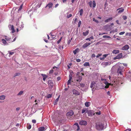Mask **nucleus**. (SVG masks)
<instances>
[{"label": "nucleus", "instance_id": "obj_1", "mask_svg": "<svg viewBox=\"0 0 131 131\" xmlns=\"http://www.w3.org/2000/svg\"><path fill=\"white\" fill-rule=\"evenodd\" d=\"M98 84L97 82L93 81L91 83L90 87L92 89V90L94 91L95 90L98 89Z\"/></svg>", "mask_w": 131, "mask_h": 131}, {"label": "nucleus", "instance_id": "obj_14", "mask_svg": "<svg viewBox=\"0 0 131 131\" xmlns=\"http://www.w3.org/2000/svg\"><path fill=\"white\" fill-rule=\"evenodd\" d=\"M91 44L90 43H85L83 46L82 47L83 48H85L89 46Z\"/></svg>", "mask_w": 131, "mask_h": 131}, {"label": "nucleus", "instance_id": "obj_30", "mask_svg": "<svg viewBox=\"0 0 131 131\" xmlns=\"http://www.w3.org/2000/svg\"><path fill=\"white\" fill-rule=\"evenodd\" d=\"M24 92L23 91H20L17 94V95L20 96L22 95L23 93Z\"/></svg>", "mask_w": 131, "mask_h": 131}, {"label": "nucleus", "instance_id": "obj_43", "mask_svg": "<svg viewBox=\"0 0 131 131\" xmlns=\"http://www.w3.org/2000/svg\"><path fill=\"white\" fill-rule=\"evenodd\" d=\"M31 128V126L30 125H29L27 126V128L28 129H30Z\"/></svg>", "mask_w": 131, "mask_h": 131}, {"label": "nucleus", "instance_id": "obj_27", "mask_svg": "<svg viewBox=\"0 0 131 131\" xmlns=\"http://www.w3.org/2000/svg\"><path fill=\"white\" fill-rule=\"evenodd\" d=\"M79 85H78V86L79 87V86L80 85L81 87L82 88H83L85 86V84L82 83H79Z\"/></svg>", "mask_w": 131, "mask_h": 131}, {"label": "nucleus", "instance_id": "obj_60", "mask_svg": "<svg viewBox=\"0 0 131 131\" xmlns=\"http://www.w3.org/2000/svg\"><path fill=\"white\" fill-rule=\"evenodd\" d=\"M47 78V77H45L44 78H43V81H45V80Z\"/></svg>", "mask_w": 131, "mask_h": 131}, {"label": "nucleus", "instance_id": "obj_29", "mask_svg": "<svg viewBox=\"0 0 131 131\" xmlns=\"http://www.w3.org/2000/svg\"><path fill=\"white\" fill-rule=\"evenodd\" d=\"M84 66L86 67L90 66L88 62H85L83 64Z\"/></svg>", "mask_w": 131, "mask_h": 131}, {"label": "nucleus", "instance_id": "obj_64", "mask_svg": "<svg viewBox=\"0 0 131 131\" xmlns=\"http://www.w3.org/2000/svg\"><path fill=\"white\" fill-rule=\"evenodd\" d=\"M100 60H103V59H104V57H101L100 58Z\"/></svg>", "mask_w": 131, "mask_h": 131}, {"label": "nucleus", "instance_id": "obj_49", "mask_svg": "<svg viewBox=\"0 0 131 131\" xmlns=\"http://www.w3.org/2000/svg\"><path fill=\"white\" fill-rule=\"evenodd\" d=\"M53 70L52 69H51L49 71V73L50 74H52L53 73Z\"/></svg>", "mask_w": 131, "mask_h": 131}, {"label": "nucleus", "instance_id": "obj_5", "mask_svg": "<svg viewBox=\"0 0 131 131\" xmlns=\"http://www.w3.org/2000/svg\"><path fill=\"white\" fill-rule=\"evenodd\" d=\"M5 40H6L8 42V43H10L12 42H13V41H15L16 40V37H15L14 39H13V41H12L11 39V38H9V37H7V36H5Z\"/></svg>", "mask_w": 131, "mask_h": 131}, {"label": "nucleus", "instance_id": "obj_33", "mask_svg": "<svg viewBox=\"0 0 131 131\" xmlns=\"http://www.w3.org/2000/svg\"><path fill=\"white\" fill-rule=\"evenodd\" d=\"M93 4V8L95 7L96 6V3H95V1H93L92 2Z\"/></svg>", "mask_w": 131, "mask_h": 131}, {"label": "nucleus", "instance_id": "obj_15", "mask_svg": "<svg viewBox=\"0 0 131 131\" xmlns=\"http://www.w3.org/2000/svg\"><path fill=\"white\" fill-rule=\"evenodd\" d=\"M87 113L88 114H89V112L87 110L86 108H83L82 111L81 113L83 114V113Z\"/></svg>", "mask_w": 131, "mask_h": 131}, {"label": "nucleus", "instance_id": "obj_39", "mask_svg": "<svg viewBox=\"0 0 131 131\" xmlns=\"http://www.w3.org/2000/svg\"><path fill=\"white\" fill-rule=\"evenodd\" d=\"M103 38H110V37L109 36L105 35V36H103Z\"/></svg>", "mask_w": 131, "mask_h": 131}, {"label": "nucleus", "instance_id": "obj_50", "mask_svg": "<svg viewBox=\"0 0 131 131\" xmlns=\"http://www.w3.org/2000/svg\"><path fill=\"white\" fill-rule=\"evenodd\" d=\"M95 56V55L94 54H92L91 56V57L92 58H94Z\"/></svg>", "mask_w": 131, "mask_h": 131}, {"label": "nucleus", "instance_id": "obj_55", "mask_svg": "<svg viewBox=\"0 0 131 131\" xmlns=\"http://www.w3.org/2000/svg\"><path fill=\"white\" fill-rule=\"evenodd\" d=\"M36 120L35 119L32 120V122L33 123H36Z\"/></svg>", "mask_w": 131, "mask_h": 131}, {"label": "nucleus", "instance_id": "obj_48", "mask_svg": "<svg viewBox=\"0 0 131 131\" xmlns=\"http://www.w3.org/2000/svg\"><path fill=\"white\" fill-rule=\"evenodd\" d=\"M125 33V32L123 31V32H120L119 34L120 35H122L124 34Z\"/></svg>", "mask_w": 131, "mask_h": 131}, {"label": "nucleus", "instance_id": "obj_2", "mask_svg": "<svg viewBox=\"0 0 131 131\" xmlns=\"http://www.w3.org/2000/svg\"><path fill=\"white\" fill-rule=\"evenodd\" d=\"M109 80L111 81H112V83H113V84H115L117 85L119 83V82L118 81V80L115 76L113 77L112 78L110 76H109Z\"/></svg>", "mask_w": 131, "mask_h": 131}, {"label": "nucleus", "instance_id": "obj_20", "mask_svg": "<svg viewBox=\"0 0 131 131\" xmlns=\"http://www.w3.org/2000/svg\"><path fill=\"white\" fill-rule=\"evenodd\" d=\"M102 64L103 66H106L107 65H109L110 64V63L108 62H104L102 63Z\"/></svg>", "mask_w": 131, "mask_h": 131}, {"label": "nucleus", "instance_id": "obj_11", "mask_svg": "<svg viewBox=\"0 0 131 131\" xmlns=\"http://www.w3.org/2000/svg\"><path fill=\"white\" fill-rule=\"evenodd\" d=\"M9 29L12 30V31L11 33H13L15 32V30L14 28V26L13 25H10L9 26Z\"/></svg>", "mask_w": 131, "mask_h": 131}, {"label": "nucleus", "instance_id": "obj_61", "mask_svg": "<svg viewBox=\"0 0 131 131\" xmlns=\"http://www.w3.org/2000/svg\"><path fill=\"white\" fill-rule=\"evenodd\" d=\"M40 101L39 100H38V101H37V100H36L35 101V102H39Z\"/></svg>", "mask_w": 131, "mask_h": 131}, {"label": "nucleus", "instance_id": "obj_7", "mask_svg": "<svg viewBox=\"0 0 131 131\" xmlns=\"http://www.w3.org/2000/svg\"><path fill=\"white\" fill-rule=\"evenodd\" d=\"M79 72H78L77 73V77L76 78V80L77 81H78L79 82H80L82 80V77L80 76V75H79Z\"/></svg>", "mask_w": 131, "mask_h": 131}, {"label": "nucleus", "instance_id": "obj_22", "mask_svg": "<svg viewBox=\"0 0 131 131\" xmlns=\"http://www.w3.org/2000/svg\"><path fill=\"white\" fill-rule=\"evenodd\" d=\"M53 5V4L52 3H49L48 5H47L46 7H48L49 8H51L52 7Z\"/></svg>", "mask_w": 131, "mask_h": 131}, {"label": "nucleus", "instance_id": "obj_54", "mask_svg": "<svg viewBox=\"0 0 131 131\" xmlns=\"http://www.w3.org/2000/svg\"><path fill=\"white\" fill-rule=\"evenodd\" d=\"M76 61L78 62H80L81 61V60L79 59H77Z\"/></svg>", "mask_w": 131, "mask_h": 131}, {"label": "nucleus", "instance_id": "obj_4", "mask_svg": "<svg viewBox=\"0 0 131 131\" xmlns=\"http://www.w3.org/2000/svg\"><path fill=\"white\" fill-rule=\"evenodd\" d=\"M123 67L119 66L117 69V73L120 75H122V72L123 71Z\"/></svg>", "mask_w": 131, "mask_h": 131}, {"label": "nucleus", "instance_id": "obj_18", "mask_svg": "<svg viewBox=\"0 0 131 131\" xmlns=\"http://www.w3.org/2000/svg\"><path fill=\"white\" fill-rule=\"evenodd\" d=\"M46 130V129L43 127H41L38 128L39 131H43Z\"/></svg>", "mask_w": 131, "mask_h": 131}, {"label": "nucleus", "instance_id": "obj_51", "mask_svg": "<svg viewBox=\"0 0 131 131\" xmlns=\"http://www.w3.org/2000/svg\"><path fill=\"white\" fill-rule=\"evenodd\" d=\"M71 40H70V39L68 40V42H67V43L68 44V45H69L70 43L71 42Z\"/></svg>", "mask_w": 131, "mask_h": 131}, {"label": "nucleus", "instance_id": "obj_59", "mask_svg": "<svg viewBox=\"0 0 131 131\" xmlns=\"http://www.w3.org/2000/svg\"><path fill=\"white\" fill-rule=\"evenodd\" d=\"M20 108H19V107H17V108H16V110L17 111H19L20 110Z\"/></svg>", "mask_w": 131, "mask_h": 131}, {"label": "nucleus", "instance_id": "obj_56", "mask_svg": "<svg viewBox=\"0 0 131 131\" xmlns=\"http://www.w3.org/2000/svg\"><path fill=\"white\" fill-rule=\"evenodd\" d=\"M57 80L58 81L60 80L61 79V78L60 77H58L57 78Z\"/></svg>", "mask_w": 131, "mask_h": 131}, {"label": "nucleus", "instance_id": "obj_53", "mask_svg": "<svg viewBox=\"0 0 131 131\" xmlns=\"http://www.w3.org/2000/svg\"><path fill=\"white\" fill-rule=\"evenodd\" d=\"M96 114L97 115H100L101 114V112L100 111H99V112H97Z\"/></svg>", "mask_w": 131, "mask_h": 131}, {"label": "nucleus", "instance_id": "obj_17", "mask_svg": "<svg viewBox=\"0 0 131 131\" xmlns=\"http://www.w3.org/2000/svg\"><path fill=\"white\" fill-rule=\"evenodd\" d=\"M120 9H121V10H119L118 12V13L119 14H120V13L123 12L124 11V9L122 7L119 8L117 9V10H119Z\"/></svg>", "mask_w": 131, "mask_h": 131}, {"label": "nucleus", "instance_id": "obj_25", "mask_svg": "<svg viewBox=\"0 0 131 131\" xmlns=\"http://www.w3.org/2000/svg\"><path fill=\"white\" fill-rule=\"evenodd\" d=\"M112 18L111 17L110 18L107 19L105 21V22L106 23L109 22L110 21L112 20Z\"/></svg>", "mask_w": 131, "mask_h": 131}, {"label": "nucleus", "instance_id": "obj_42", "mask_svg": "<svg viewBox=\"0 0 131 131\" xmlns=\"http://www.w3.org/2000/svg\"><path fill=\"white\" fill-rule=\"evenodd\" d=\"M41 75L43 76V78L45 77H47V76L45 74H41Z\"/></svg>", "mask_w": 131, "mask_h": 131}, {"label": "nucleus", "instance_id": "obj_44", "mask_svg": "<svg viewBox=\"0 0 131 131\" xmlns=\"http://www.w3.org/2000/svg\"><path fill=\"white\" fill-rule=\"evenodd\" d=\"M108 54H103V57H104V58H106V56H108Z\"/></svg>", "mask_w": 131, "mask_h": 131}, {"label": "nucleus", "instance_id": "obj_40", "mask_svg": "<svg viewBox=\"0 0 131 131\" xmlns=\"http://www.w3.org/2000/svg\"><path fill=\"white\" fill-rule=\"evenodd\" d=\"M81 24V20H79L78 24V27H80Z\"/></svg>", "mask_w": 131, "mask_h": 131}, {"label": "nucleus", "instance_id": "obj_24", "mask_svg": "<svg viewBox=\"0 0 131 131\" xmlns=\"http://www.w3.org/2000/svg\"><path fill=\"white\" fill-rule=\"evenodd\" d=\"M89 30H87L85 32H83V35L84 36H87L89 34Z\"/></svg>", "mask_w": 131, "mask_h": 131}, {"label": "nucleus", "instance_id": "obj_36", "mask_svg": "<svg viewBox=\"0 0 131 131\" xmlns=\"http://www.w3.org/2000/svg\"><path fill=\"white\" fill-rule=\"evenodd\" d=\"M72 16V14H70L67 15V18H69L71 17Z\"/></svg>", "mask_w": 131, "mask_h": 131}, {"label": "nucleus", "instance_id": "obj_10", "mask_svg": "<svg viewBox=\"0 0 131 131\" xmlns=\"http://www.w3.org/2000/svg\"><path fill=\"white\" fill-rule=\"evenodd\" d=\"M122 57V53H120L116 56L114 58V59L115 60L117 59H119L121 58Z\"/></svg>", "mask_w": 131, "mask_h": 131}, {"label": "nucleus", "instance_id": "obj_34", "mask_svg": "<svg viewBox=\"0 0 131 131\" xmlns=\"http://www.w3.org/2000/svg\"><path fill=\"white\" fill-rule=\"evenodd\" d=\"M52 96V94H48L47 95V98H49L51 97Z\"/></svg>", "mask_w": 131, "mask_h": 131}, {"label": "nucleus", "instance_id": "obj_23", "mask_svg": "<svg viewBox=\"0 0 131 131\" xmlns=\"http://www.w3.org/2000/svg\"><path fill=\"white\" fill-rule=\"evenodd\" d=\"M90 104L91 103L90 102H86L85 103V106L86 107H89V106H90Z\"/></svg>", "mask_w": 131, "mask_h": 131}, {"label": "nucleus", "instance_id": "obj_63", "mask_svg": "<svg viewBox=\"0 0 131 131\" xmlns=\"http://www.w3.org/2000/svg\"><path fill=\"white\" fill-rule=\"evenodd\" d=\"M123 65H124V66H127V64L126 63H123Z\"/></svg>", "mask_w": 131, "mask_h": 131}, {"label": "nucleus", "instance_id": "obj_35", "mask_svg": "<svg viewBox=\"0 0 131 131\" xmlns=\"http://www.w3.org/2000/svg\"><path fill=\"white\" fill-rule=\"evenodd\" d=\"M8 52L9 53V56H10V55H13L14 53V52H10L9 51H8Z\"/></svg>", "mask_w": 131, "mask_h": 131}, {"label": "nucleus", "instance_id": "obj_45", "mask_svg": "<svg viewBox=\"0 0 131 131\" xmlns=\"http://www.w3.org/2000/svg\"><path fill=\"white\" fill-rule=\"evenodd\" d=\"M71 80H69L67 82V84L68 85H69L71 83Z\"/></svg>", "mask_w": 131, "mask_h": 131}, {"label": "nucleus", "instance_id": "obj_3", "mask_svg": "<svg viewBox=\"0 0 131 131\" xmlns=\"http://www.w3.org/2000/svg\"><path fill=\"white\" fill-rule=\"evenodd\" d=\"M96 127L98 130H102L103 127V125L100 122L96 124Z\"/></svg>", "mask_w": 131, "mask_h": 131}, {"label": "nucleus", "instance_id": "obj_19", "mask_svg": "<svg viewBox=\"0 0 131 131\" xmlns=\"http://www.w3.org/2000/svg\"><path fill=\"white\" fill-rule=\"evenodd\" d=\"M48 82L49 85L51 87H52L53 86V82L50 80H48Z\"/></svg>", "mask_w": 131, "mask_h": 131}, {"label": "nucleus", "instance_id": "obj_58", "mask_svg": "<svg viewBox=\"0 0 131 131\" xmlns=\"http://www.w3.org/2000/svg\"><path fill=\"white\" fill-rule=\"evenodd\" d=\"M86 40H89V41H91V39H90V38H86Z\"/></svg>", "mask_w": 131, "mask_h": 131}, {"label": "nucleus", "instance_id": "obj_12", "mask_svg": "<svg viewBox=\"0 0 131 131\" xmlns=\"http://www.w3.org/2000/svg\"><path fill=\"white\" fill-rule=\"evenodd\" d=\"M73 94L75 95H79L80 94V93L78 91L76 90L73 89L72 90Z\"/></svg>", "mask_w": 131, "mask_h": 131}, {"label": "nucleus", "instance_id": "obj_32", "mask_svg": "<svg viewBox=\"0 0 131 131\" xmlns=\"http://www.w3.org/2000/svg\"><path fill=\"white\" fill-rule=\"evenodd\" d=\"M20 74V73H16L15 74L14 76V77L19 75Z\"/></svg>", "mask_w": 131, "mask_h": 131}, {"label": "nucleus", "instance_id": "obj_8", "mask_svg": "<svg viewBox=\"0 0 131 131\" xmlns=\"http://www.w3.org/2000/svg\"><path fill=\"white\" fill-rule=\"evenodd\" d=\"M79 124L81 125H86L87 124V123L86 121L82 120L80 122Z\"/></svg>", "mask_w": 131, "mask_h": 131}, {"label": "nucleus", "instance_id": "obj_62", "mask_svg": "<svg viewBox=\"0 0 131 131\" xmlns=\"http://www.w3.org/2000/svg\"><path fill=\"white\" fill-rule=\"evenodd\" d=\"M77 130L78 131L79 130L80 128H79V125L78 126H77Z\"/></svg>", "mask_w": 131, "mask_h": 131}, {"label": "nucleus", "instance_id": "obj_38", "mask_svg": "<svg viewBox=\"0 0 131 131\" xmlns=\"http://www.w3.org/2000/svg\"><path fill=\"white\" fill-rule=\"evenodd\" d=\"M62 37H61L60 39L57 41V43L58 44H59L60 43V42H61V40H62Z\"/></svg>", "mask_w": 131, "mask_h": 131}, {"label": "nucleus", "instance_id": "obj_13", "mask_svg": "<svg viewBox=\"0 0 131 131\" xmlns=\"http://www.w3.org/2000/svg\"><path fill=\"white\" fill-rule=\"evenodd\" d=\"M2 41L4 45H8V42L5 39H2Z\"/></svg>", "mask_w": 131, "mask_h": 131}, {"label": "nucleus", "instance_id": "obj_46", "mask_svg": "<svg viewBox=\"0 0 131 131\" xmlns=\"http://www.w3.org/2000/svg\"><path fill=\"white\" fill-rule=\"evenodd\" d=\"M102 54H98L96 56V57L97 58H99V57L101 56H102Z\"/></svg>", "mask_w": 131, "mask_h": 131}, {"label": "nucleus", "instance_id": "obj_28", "mask_svg": "<svg viewBox=\"0 0 131 131\" xmlns=\"http://www.w3.org/2000/svg\"><path fill=\"white\" fill-rule=\"evenodd\" d=\"M5 97V96L4 95H2L0 96V100H4Z\"/></svg>", "mask_w": 131, "mask_h": 131}, {"label": "nucleus", "instance_id": "obj_52", "mask_svg": "<svg viewBox=\"0 0 131 131\" xmlns=\"http://www.w3.org/2000/svg\"><path fill=\"white\" fill-rule=\"evenodd\" d=\"M22 5H21L20 6L19 8L18 9V11H19L20 10H21V9L22 8Z\"/></svg>", "mask_w": 131, "mask_h": 131}, {"label": "nucleus", "instance_id": "obj_57", "mask_svg": "<svg viewBox=\"0 0 131 131\" xmlns=\"http://www.w3.org/2000/svg\"><path fill=\"white\" fill-rule=\"evenodd\" d=\"M59 97H58V98L56 99V100H55V101L56 102H57L58 101L59 99Z\"/></svg>", "mask_w": 131, "mask_h": 131}, {"label": "nucleus", "instance_id": "obj_9", "mask_svg": "<svg viewBox=\"0 0 131 131\" xmlns=\"http://www.w3.org/2000/svg\"><path fill=\"white\" fill-rule=\"evenodd\" d=\"M129 48V46L128 45H126L122 47V50H127Z\"/></svg>", "mask_w": 131, "mask_h": 131}, {"label": "nucleus", "instance_id": "obj_37", "mask_svg": "<svg viewBox=\"0 0 131 131\" xmlns=\"http://www.w3.org/2000/svg\"><path fill=\"white\" fill-rule=\"evenodd\" d=\"M92 2L91 1H90V2H89V6L91 7H92Z\"/></svg>", "mask_w": 131, "mask_h": 131}, {"label": "nucleus", "instance_id": "obj_21", "mask_svg": "<svg viewBox=\"0 0 131 131\" xmlns=\"http://www.w3.org/2000/svg\"><path fill=\"white\" fill-rule=\"evenodd\" d=\"M119 51L118 50H114L112 52L113 54H116L119 53Z\"/></svg>", "mask_w": 131, "mask_h": 131}, {"label": "nucleus", "instance_id": "obj_41", "mask_svg": "<svg viewBox=\"0 0 131 131\" xmlns=\"http://www.w3.org/2000/svg\"><path fill=\"white\" fill-rule=\"evenodd\" d=\"M93 21H95V22H96L97 23H99V21L97 20H96V19H95L94 18H93Z\"/></svg>", "mask_w": 131, "mask_h": 131}, {"label": "nucleus", "instance_id": "obj_31", "mask_svg": "<svg viewBox=\"0 0 131 131\" xmlns=\"http://www.w3.org/2000/svg\"><path fill=\"white\" fill-rule=\"evenodd\" d=\"M83 10L82 9H81L79 11V12L80 13V15L82 16V15L83 13Z\"/></svg>", "mask_w": 131, "mask_h": 131}, {"label": "nucleus", "instance_id": "obj_16", "mask_svg": "<svg viewBox=\"0 0 131 131\" xmlns=\"http://www.w3.org/2000/svg\"><path fill=\"white\" fill-rule=\"evenodd\" d=\"M74 113L72 111H71L67 113V115L68 116H71L74 114Z\"/></svg>", "mask_w": 131, "mask_h": 131}, {"label": "nucleus", "instance_id": "obj_26", "mask_svg": "<svg viewBox=\"0 0 131 131\" xmlns=\"http://www.w3.org/2000/svg\"><path fill=\"white\" fill-rule=\"evenodd\" d=\"M79 50V48H76L75 50L73 51V53L74 54H76L78 52V51Z\"/></svg>", "mask_w": 131, "mask_h": 131}, {"label": "nucleus", "instance_id": "obj_6", "mask_svg": "<svg viewBox=\"0 0 131 131\" xmlns=\"http://www.w3.org/2000/svg\"><path fill=\"white\" fill-rule=\"evenodd\" d=\"M101 80L102 81L104 80L105 81V82L104 83L106 85L105 86V88H108L109 87V85H111L112 86L113 85V84H111V83H108V82H107L106 81V80L105 79H102Z\"/></svg>", "mask_w": 131, "mask_h": 131}, {"label": "nucleus", "instance_id": "obj_47", "mask_svg": "<svg viewBox=\"0 0 131 131\" xmlns=\"http://www.w3.org/2000/svg\"><path fill=\"white\" fill-rule=\"evenodd\" d=\"M123 19L124 20L126 19L127 18L126 16H123Z\"/></svg>", "mask_w": 131, "mask_h": 131}]
</instances>
